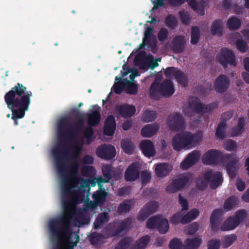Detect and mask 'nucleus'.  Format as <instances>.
I'll return each instance as SVG.
<instances>
[{"label": "nucleus", "instance_id": "1", "mask_svg": "<svg viewBox=\"0 0 249 249\" xmlns=\"http://www.w3.org/2000/svg\"><path fill=\"white\" fill-rule=\"evenodd\" d=\"M32 92L27 91V88L18 83L4 95V100L7 107L12 111V119L15 125H18V119L23 118L25 111L29 109Z\"/></svg>", "mask_w": 249, "mask_h": 249}, {"label": "nucleus", "instance_id": "2", "mask_svg": "<svg viewBox=\"0 0 249 249\" xmlns=\"http://www.w3.org/2000/svg\"><path fill=\"white\" fill-rule=\"evenodd\" d=\"M85 195L80 194L78 191L74 190L72 195L68 199L63 201V213L49 222L50 231L56 236L62 234L66 235L70 229L71 222L76 212V205L82 202Z\"/></svg>", "mask_w": 249, "mask_h": 249}, {"label": "nucleus", "instance_id": "3", "mask_svg": "<svg viewBox=\"0 0 249 249\" xmlns=\"http://www.w3.org/2000/svg\"><path fill=\"white\" fill-rule=\"evenodd\" d=\"M63 147V144H58L52 150L55 159L56 168L58 173L66 178L78 175L79 165L77 161L73 162L69 167L66 168L65 160L68 155V151L67 150H64Z\"/></svg>", "mask_w": 249, "mask_h": 249}, {"label": "nucleus", "instance_id": "4", "mask_svg": "<svg viewBox=\"0 0 249 249\" xmlns=\"http://www.w3.org/2000/svg\"><path fill=\"white\" fill-rule=\"evenodd\" d=\"M84 117L78 119L74 124H71L68 117L60 119L57 123V136L60 139L73 140L78 130L83 126Z\"/></svg>", "mask_w": 249, "mask_h": 249}, {"label": "nucleus", "instance_id": "5", "mask_svg": "<svg viewBox=\"0 0 249 249\" xmlns=\"http://www.w3.org/2000/svg\"><path fill=\"white\" fill-rule=\"evenodd\" d=\"M200 140L201 137L198 134H193L189 131H183L174 136L172 146L177 151L185 148H191L198 145Z\"/></svg>", "mask_w": 249, "mask_h": 249}, {"label": "nucleus", "instance_id": "6", "mask_svg": "<svg viewBox=\"0 0 249 249\" xmlns=\"http://www.w3.org/2000/svg\"><path fill=\"white\" fill-rule=\"evenodd\" d=\"M223 181L222 175L220 172H213L212 169L204 171L202 176L196 180V186L200 190H205L210 183L212 189H215Z\"/></svg>", "mask_w": 249, "mask_h": 249}, {"label": "nucleus", "instance_id": "7", "mask_svg": "<svg viewBox=\"0 0 249 249\" xmlns=\"http://www.w3.org/2000/svg\"><path fill=\"white\" fill-rule=\"evenodd\" d=\"M175 92L173 83L166 79L162 83L154 81L151 85L150 95L154 100H159L161 97H169Z\"/></svg>", "mask_w": 249, "mask_h": 249}, {"label": "nucleus", "instance_id": "8", "mask_svg": "<svg viewBox=\"0 0 249 249\" xmlns=\"http://www.w3.org/2000/svg\"><path fill=\"white\" fill-rule=\"evenodd\" d=\"M247 217L245 210L237 211L234 216H229L221 226V231H228L235 229L240 223L243 222Z\"/></svg>", "mask_w": 249, "mask_h": 249}, {"label": "nucleus", "instance_id": "9", "mask_svg": "<svg viewBox=\"0 0 249 249\" xmlns=\"http://www.w3.org/2000/svg\"><path fill=\"white\" fill-rule=\"evenodd\" d=\"M233 155L230 154H222L220 152L211 149L208 151L202 157V162L204 164H217L220 160H228L232 158Z\"/></svg>", "mask_w": 249, "mask_h": 249}, {"label": "nucleus", "instance_id": "10", "mask_svg": "<svg viewBox=\"0 0 249 249\" xmlns=\"http://www.w3.org/2000/svg\"><path fill=\"white\" fill-rule=\"evenodd\" d=\"M167 124L171 130L178 131L185 127V121L182 115L179 113H173L168 117Z\"/></svg>", "mask_w": 249, "mask_h": 249}, {"label": "nucleus", "instance_id": "11", "mask_svg": "<svg viewBox=\"0 0 249 249\" xmlns=\"http://www.w3.org/2000/svg\"><path fill=\"white\" fill-rule=\"evenodd\" d=\"M190 178V176L188 174L179 175L177 178L173 179L171 183L166 187V191L170 193L177 192L186 185Z\"/></svg>", "mask_w": 249, "mask_h": 249}, {"label": "nucleus", "instance_id": "12", "mask_svg": "<svg viewBox=\"0 0 249 249\" xmlns=\"http://www.w3.org/2000/svg\"><path fill=\"white\" fill-rule=\"evenodd\" d=\"M217 59L224 68H226L228 64L234 66H236L237 64L233 52L227 48H224L220 50Z\"/></svg>", "mask_w": 249, "mask_h": 249}, {"label": "nucleus", "instance_id": "13", "mask_svg": "<svg viewBox=\"0 0 249 249\" xmlns=\"http://www.w3.org/2000/svg\"><path fill=\"white\" fill-rule=\"evenodd\" d=\"M189 105L191 110L197 113H206L211 112L213 108V104L209 106L202 104L199 99L195 96L189 98Z\"/></svg>", "mask_w": 249, "mask_h": 249}, {"label": "nucleus", "instance_id": "14", "mask_svg": "<svg viewBox=\"0 0 249 249\" xmlns=\"http://www.w3.org/2000/svg\"><path fill=\"white\" fill-rule=\"evenodd\" d=\"M96 154L105 160H111L116 156V150L114 146L110 144H101L96 150Z\"/></svg>", "mask_w": 249, "mask_h": 249}, {"label": "nucleus", "instance_id": "15", "mask_svg": "<svg viewBox=\"0 0 249 249\" xmlns=\"http://www.w3.org/2000/svg\"><path fill=\"white\" fill-rule=\"evenodd\" d=\"M132 224L131 218H126L122 221L120 224L114 223L110 225L108 230L109 237L118 235L124 230H128Z\"/></svg>", "mask_w": 249, "mask_h": 249}, {"label": "nucleus", "instance_id": "16", "mask_svg": "<svg viewBox=\"0 0 249 249\" xmlns=\"http://www.w3.org/2000/svg\"><path fill=\"white\" fill-rule=\"evenodd\" d=\"M159 207V204L155 201H151L145 204L138 214V219L144 220L155 213Z\"/></svg>", "mask_w": 249, "mask_h": 249}, {"label": "nucleus", "instance_id": "17", "mask_svg": "<svg viewBox=\"0 0 249 249\" xmlns=\"http://www.w3.org/2000/svg\"><path fill=\"white\" fill-rule=\"evenodd\" d=\"M136 112V108L134 106L127 104L121 105H116L115 107V113L124 118L132 117Z\"/></svg>", "mask_w": 249, "mask_h": 249}, {"label": "nucleus", "instance_id": "18", "mask_svg": "<svg viewBox=\"0 0 249 249\" xmlns=\"http://www.w3.org/2000/svg\"><path fill=\"white\" fill-rule=\"evenodd\" d=\"M229 78L225 74L218 76L214 82L215 90L219 93H223L227 91L230 86Z\"/></svg>", "mask_w": 249, "mask_h": 249}, {"label": "nucleus", "instance_id": "19", "mask_svg": "<svg viewBox=\"0 0 249 249\" xmlns=\"http://www.w3.org/2000/svg\"><path fill=\"white\" fill-rule=\"evenodd\" d=\"M141 167L137 163H133L126 169L124 178L127 181H133L139 178Z\"/></svg>", "mask_w": 249, "mask_h": 249}, {"label": "nucleus", "instance_id": "20", "mask_svg": "<svg viewBox=\"0 0 249 249\" xmlns=\"http://www.w3.org/2000/svg\"><path fill=\"white\" fill-rule=\"evenodd\" d=\"M223 212L219 209H214L210 217V226L213 231H217L219 230L220 225L222 221Z\"/></svg>", "mask_w": 249, "mask_h": 249}, {"label": "nucleus", "instance_id": "21", "mask_svg": "<svg viewBox=\"0 0 249 249\" xmlns=\"http://www.w3.org/2000/svg\"><path fill=\"white\" fill-rule=\"evenodd\" d=\"M52 235L56 237L59 238L61 236H66L69 235V243L67 246H64L61 244H59L57 249H73L74 246H76L77 243L79 241V235L75 232H71V228L67 234L66 235L62 234L60 236L58 237L55 235H53L52 233Z\"/></svg>", "mask_w": 249, "mask_h": 249}, {"label": "nucleus", "instance_id": "22", "mask_svg": "<svg viewBox=\"0 0 249 249\" xmlns=\"http://www.w3.org/2000/svg\"><path fill=\"white\" fill-rule=\"evenodd\" d=\"M116 128V123L115 117L112 115H108L104 126V133L108 136H112Z\"/></svg>", "mask_w": 249, "mask_h": 249}, {"label": "nucleus", "instance_id": "23", "mask_svg": "<svg viewBox=\"0 0 249 249\" xmlns=\"http://www.w3.org/2000/svg\"><path fill=\"white\" fill-rule=\"evenodd\" d=\"M185 45L184 37L181 36H177L173 38L171 44V48L175 53H180L184 51Z\"/></svg>", "mask_w": 249, "mask_h": 249}, {"label": "nucleus", "instance_id": "24", "mask_svg": "<svg viewBox=\"0 0 249 249\" xmlns=\"http://www.w3.org/2000/svg\"><path fill=\"white\" fill-rule=\"evenodd\" d=\"M140 147L143 154L146 157L150 158L155 155L156 151L154 146L150 140L142 141L140 144Z\"/></svg>", "mask_w": 249, "mask_h": 249}, {"label": "nucleus", "instance_id": "25", "mask_svg": "<svg viewBox=\"0 0 249 249\" xmlns=\"http://www.w3.org/2000/svg\"><path fill=\"white\" fill-rule=\"evenodd\" d=\"M199 158V152L196 151L192 152L187 156L185 159L181 162V168L184 169H188L197 162Z\"/></svg>", "mask_w": 249, "mask_h": 249}, {"label": "nucleus", "instance_id": "26", "mask_svg": "<svg viewBox=\"0 0 249 249\" xmlns=\"http://www.w3.org/2000/svg\"><path fill=\"white\" fill-rule=\"evenodd\" d=\"M159 125L157 123L147 124L142 129V136L143 137L150 138L159 131Z\"/></svg>", "mask_w": 249, "mask_h": 249}, {"label": "nucleus", "instance_id": "27", "mask_svg": "<svg viewBox=\"0 0 249 249\" xmlns=\"http://www.w3.org/2000/svg\"><path fill=\"white\" fill-rule=\"evenodd\" d=\"M238 167V160L235 157L227 162L226 168L227 173L231 178H234L236 175Z\"/></svg>", "mask_w": 249, "mask_h": 249}, {"label": "nucleus", "instance_id": "28", "mask_svg": "<svg viewBox=\"0 0 249 249\" xmlns=\"http://www.w3.org/2000/svg\"><path fill=\"white\" fill-rule=\"evenodd\" d=\"M171 170L172 167L167 163H158L155 166V173L159 178L167 176Z\"/></svg>", "mask_w": 249, "mask_h": 249}, {"label": "nucleus", "instance_id": "29", "mask_svg": "<svg viewBox=\"0 0 249 249\" xmlns=\"http://www.w3.org/2000/svg\"><path fill=\"white\" fill-rule=\"evenodd\" d=\"M202 242L200 237L187 238L183 246L184 249H197Z\"/></svg>", "mask_w": 249, "mask_h": 249}, {"label": "nucleus", "instance_id": "30", "mask_svg": "<svg viewBox=\"0 0 249 249\" xmlns=\"http://www.w3.org/2000/svg\"><path fill=\"white\" fill-rule=\"evenodd\" d=\"M101 116L98 110H94L87 115L88 124L89 126H95L100 122Z\"/></svg>", "mask_w": 249, "mask_h": 249}, {"label": "nucleus", "instance_id": "31", "mask_svg": "<svg viewBox=\"0 0 249 249\" xmlns=\"http://www.w3.org/2000/svg\"><path fill=\"white\" fill-rule=\"evenodd\" d=\"M107 196V192L106 191L105 188L102 189L98 188V190L94 192L92 196L93 200H95L100 205L105 203Z\"/></svg>", "mask_w": 249, "mask_h": 249}, {"label": "nucleus", "instance_id": "32", "mask_svg": "<svg viewBox=\"0 0 249 249\" xmlns=\"http://www.w3.org/2000/svg\"><path fill=\"white\" fill-rule=\"evenodd\" d=\"M199 212L197 209H193L184 215L181 219V223L186 224L195 219L199 215Z\"/></svg>", "mask_w": 249, "mask_h": 249}, {"label": "nucleus", "instance_id": "33", "mask_svg": "<svg viewBox=\"0 0 249 249\" xmlns=\"http://www.w3.org/2000/svg\"><path fill=\"white\" fill-rule=\"evenodd\" d=\"M115 80L117 82L115 83L112 89H113L115 93L120 94L124 89L126 85V83L125 80H122L121 77H118V76H116Z\"/></svg>", "mask_w": 249, "mask_h": 249}, {"label": "nucleus", "instance_id": "34", "mask_svg": "<svg viewBox=\"0 0 249 249\" xmlns=\"http://www.w3.org/2000/svg\"><path fill=\"white\" fill-rule=\"evenodd\" d=\"M245 122L246 118L244 117H240L239 119L237 125L232 129L231 134L233 136H237L242 133L244 131Z\"/></svg>", "mask_w": 249, "mask_h": 249}, {"label": "nucleus", "instance_id": "35", "mask_svg": "<svg viewBox=\"0 0 249 249\" xmlns=\"http://www.w3.org/2000/svg\"><path fill=\"white\" fill-rule=\"evenodd\" d=\"M150 239V238L148 235L142 236L134 244L131 249H145Z\"/></svg>", "mask_w": 249, "mask_h": 249}, {"label": "nucleus", "instance_id": "36", "mask_svg": "<svg viewBox=\"0 0 249 249\" xmlns=\"http://www.w3.org/2000/svg\"><path fill=\"white\" fill-rule=\"evenodd\" d=\"M73 188H74L72 187L69 182L65 180L63 183L62 187V201L64 199H66L65 198L66 197H67L68 199L71 197L72 195V192L74 190Z\"/></svg>", "mask_w": 249, "mask_h": 249}, {"label": "nucleus", "instance_id": "37", "mask_svg": "<svg viewBox=\"0 0 249 249\" xmlns=\"http://www.w3.org/2000/svg\"><path fill=\"white\" fill-rule=\"evenodd\" d=\"M189 6L195 12L201 16L204 14V9L203 5L196 0H186Z\"/></svg>", "mask_w": 249, "mask_h": 249}, {"label": "nucleus", "instance_id": "38", "mask_svg": "<svg viewBox=\"0 0 249 249\" xmlns=\"http://www.w3.org/2000/svg\"><path fill=\"white\" fill-rule=\"evenodd\" d=\"M121 143V147L125 153L132 154L135 146L130 140L128 139L123 140Z\"/></svg>", "mask_w": 249, "mask_h": 249}, {"label": "nucleus", "instance_id": "39", "mask_svg": "<svg viewBox=\"0 0 249 249\" xmlns=\"http://www.w3.org/2000/svg\"><path fill=\"white\" fill-rule=\"evenodd\" d=\"M107 237L108 236H106L102 233L94 232L91 234L89 240L92 245L96 246L101 243L103 239Z\"/></svg>", "mask_w": 249, "mask_h": 249}, {"label": "nucleus", "instance_id": "40", "mask_svg": "<svg viewBox=\"0 0 249 249\" xmlns=\"http://www.w3.org/2000/svg\"><path fill=\"white\" fill-rule=\"evenodd\" d=\"M169 228L168 221L167 219L161 218L160 217L156 229H157L160 233L164 234L166 233Z\"/></svg>", "mask_w": 249, "mask_h": 249}, {"label": "nucleus", "instance_id": "41", "mask_svg": "<svg viewBox=\"0 0 249 249\" xmlns=\"http://www.w3.org/2000/svg\"><path fill=\"white\" fill-rule=\"evenodd\" d=\"M226 124L224 122H221L217 127L215 133L216 137L221 140L225 138Z\"/></svg>", "mask_w": 249, "mask_h": 249}, {"label": "nucleus", "instance_id": "42", "mask_svg": "<svg viewBox=\"0 0 249 249\" xmlns=\"http://www.w3.org/2000/svg\"><path fill=\"white\" fill-rule=\"evenodd\" d=\"M222 24V21L219 19L213 22L211 27V33L213 35H222L223 33Z\"/></svg>", "mask_w": 249, "mask_h": 249}, {"label": "nucleus", "instance_id": "43", "mask_svg": "<svg viewBox=\"0 0 249 249\" xmlns=\"http://www.w3.org/2000/svg\"><path fill=\"white\" fill-rule=\"evenodd\" d=\"M107 220V213H99L96 217L94 223V229L96 230L99 229Z\"/></svg>", "mask_w": 249, "mask_h": 249}, {"label": "nucleus", "instance_id": "44", "mask_svg": "<svg viewBox=\"0 0 249 249\" xmlns=\"http://www.w3.org/2000/svg\"><path fill=\"white\" fill-rule=\"evenodd\" d=\"M237 199L234 196H231L225 200L223 208L226 212L231 210L236 204Z\"/></svg>", "mask_w": 249, "mask_h": 249}, {"label": "nucleus", "instance_id": "45", "mask_svg": "<svg viewBox=\"0 0 249 249\" xmlns=\"http://www.w3.org/2000/svg\"><path fill=\"white\" fill-rule=\"evenodd\" d=\"M157 117V113L155 111L146 110L144 112L142 120L144 122H151L155 121Z\"/></svg>", "mask_w": 249, "mask_h": 249}, {"label": "nucleus", "instance_id": "46", "mask_svg": "<svg viewBox=\"0 0 249 249\" xmlns=\"http://www.w3.org/2000/svg\"><path fill=\"white\" fill-rule=\"evenodd\" d=\"M240 20L236 17L230 18L227 22V26L230 30H237L241 26Z\"/></svg>", "mask_w": 249, "mask_h": 249}, {"label": "nucleus", "instance_id": "47", "mask_svg": "<svg viewBox=\"0 0 249 249\" xmlns=\"http://www.w3.org/2000/svg\"><path fill=\"white\" fill-rule=\"evenodd\" d=\"M200 38V30L197 26L192 27L191 33V43L195 45L199 41Z\"/></svg>", "mask_w": 249, "mask_h": 249}, {"label": "nucleus", "instance_id": "48", "mask_svg": "<svg viewBox=\"0 0 249 249\" xmlns=\"http://www.w3.org/2000/svg\"><path fill=\"white\" fill-rule=\"evenodd\" d=\"M126 83V92L130 95H136L138 92V85L133 82L125 80Z\"/></svg>", "mask_w": 249, "mask_h": 249}, {"label": "nucleus", "instance_id": "49", "mask_svg": "<svg viewBox=\"0 0 249 249\" xmlns=\"http://www.w3.org/2000/svg\"><path fill=\"white\" fill-rule=\"evenodd\" d=\"M132 242L130 238L124 237L116 245L115 249H127Z\"/></svg>", "mask_w": 249, "mask_h": 249}, {"label": "nucleus", "instance_id": "50", "mask_svg": "<svg viewBox=\"0 0 249 249\" xmlns=\"http://www.w3.org/2000/svg\"><path fill=\"white\" fill-rule=\"evenodd\" d=\"M175 78L177 79L178 82L182 86L186 87L188 85V78L186 75L178 70L176 73Z\"/></svg>", "mask_w": 249, "mask_h": 249}, {"label": "nucleus", "instance_id": "51", "mask_svg": "<svg viewBox=\"0 0 249 249\" xmlns=\"http://www.w3.org/2000/svg\"><path fill=\"white\" fill-rule=\"evenodd\" d=\"M165 23L167 27L172 29L175 28L178 25L176 18L172 15H169L166 17Z\"/></svg>", "mask_w": 249, "mask_h": 249}, {"label": "nucleus", "instance_id": "52", "mask_svg": "<svg viewBox=\"0 0 249 249\" xmlns=\"http://www.w3.org/2000/svg\"><path fill=\"white\" fill-rule=\"evenodd\" d=\"M237 240V236L235 234H232L226 235L224 238V248H228L231 246L233 243Z\"/></svg>", "mask_w": 249, "mask_h": 249}, {"label": "nucleus", "instance_id": "53", "mask_svg": "<svg viewBox=\"0 0 249 249\" xmlns=\"http://www.w3.org/2000/svg\"><path fill=\"white\" fill-rule=\"evenodd\" d=\"M132 200H129L124 201L120 204L118 208V211L120 213L128 212L131 208L130 204Z\"/></svg>", "mask_w": 249, "mask_h": 249}, {"label": "nucleus", "instance_id": "54", "mask_svg": "<svg viewBox=\"0 0 249 249\" xmlns=\"http://www.w3.org/2000/svg\"><path fill=\"white\" fill-rule=\"evenodd\" d=\"M160 218V217L159 216H154L150 217L146 222V227L148 229L156 228Z\"/></svg>", "mask_w": 249, "mask_h": 249}, {"label": "nucleus", "instance_id": "55", "mask_svg": "<svg viewBox=\"0 0 249 249\" xmlns=\"http://www.w3.org/2000/svg\"><path fill=\"white\" fill-rule=\"evenodd\" d=\"M84 138L87 139V143L89 144L93 140L94 130L92 126H88L85 130L84 132Z\"/></svg>", "mask_w": 249, "mask_h": 249}, {"label": "nucleus", "instance_id": "56", "mask_svg": "<svg viewBox=\"0 0 249 249\" xmlns=\"http://www.w3.org/2000/svg\"><path fill=\"white\" fill-rule=\"evenodd\" d=\"M82 178L76 175L69 178H65V180L69 182L74 188H76L80 183Z\"/></svg>", "mask_w": 249, "mask_h": 249}, {"label": "nucleus", "instance_id": "57", "mask_svg": "<svg viewBox=\"0 0 249 249\" xmlns=\"http://www.w3.org/2000/svg\"><path fill=\"white\" fill-rule=\"evenodd\" d=\"M168 35L169 32L168 30L166 28H162L160 30L157 36L160 41L164 42L167 39Z\"/></svg>", "mask_w": 249, "mask_h": 249}, {"label": "nucleus", "instance_id": "58", "mask_svg": "<svg viewBox=\"0 0 249 249\" xmlns=\"http://www.w3.org/2000/svg\"><path fill=\"white\" fill-rule=\"evenodd\" d=\"M112 167L110 165L107 164L103 166L102 172L104 177L108 180H110L112 178Z\"/></svg>", "mask_w": 249, "mask_h": 249}, {"label": "nucleus", "instance_id": "59", "mask_svg": "<svg viewBox=\"0 0 249 249\" xmlns=\"http://www.w3.org/2000/svg\"><path fill=\"white\" fill-rule=\"evenodd\" d=\"M94 172L95 169L92 166H84L81 169L82 175L86 177L91 176Z\"/></svg>", "mask_w": 249, "mask_h": 249}, {"label": "nucleus", "instance_id": "60", "mask_svg": "<svg viewBox=\"0 0 249 249\" xmlns=\"http://www.w3.org/2000/svg\"><path fill=\"white\" fill-rule=\"evenodd\" d=\"M170 249H181L182 247L180 240L177 238H174L169 243Z\"/></svg>", "mask_w": 249, "mask_h": 249}, {"label": "nucleus", "instance_id": "61", "mask_svg": "<svg viewBox=\"0 0 249 249\" xmlns=\"http://www.w3.org/2000/svg\"><path fill=\"white\" fill-rule=\"evenodd\" d=\"M151 178V173L147 171H142L141 172V181L142 185H146L150 180Z\"/></svg>", "mask_w": 249, "mask_h": 249}, {"label": "nucleus", "instance_id": "62", "mask_svg": "<svg viewBox=\"0 0 249 249\" xmlns=\"http://www.w3.org/2000/svg\"><path fill=\"white\" fill-rule=\"evenodd\" d=\"M236 46L238 50L242 53H245L247 51V44L242 39L237 40L236 42Z\"/></svg>", "mask_w": 249, "mask_h": 249}, {"label": "nucleus", "instance_id": "63", "mask_svg": "<svg viewBox=\"0 0 249 249\" xmlns=\"http://www.w3.org/2000/svg\"><path fill=\"white\" fill-rule=\"evenodd\" d=\"M178 71V70L174 67H168L167 68L164 74L167 78H171L175 77L176 75V73Z\"/></svg>", "mask_w": 249, "mask_h": 249}, {"label": "nucleus", "instance_id": "64", "mask_svg": "<svg viewBox=\"0 0 249 249\" xmlns=\"http://www.w3.org/2000/svg\"><path fill=\"white\" fill-rule=\"evenodd\" d=\"M212 89V84L211 83H208L207 84V87L205 88L203 86H199L197 87V90L200 91L201 94L205 95L209 93Z\"/></svg>", "mask_w": 249, "mask_h": 249}]
</instances>
